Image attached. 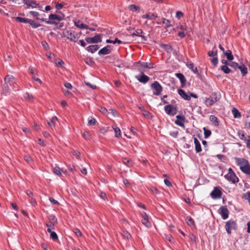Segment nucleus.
Listing matches in <instances>:
<instances>
[{
  "instance_id": "f257e3e1",
  "label": "nucleus",
  "mask_w": 250,
  "mask_h": 250,
  "mask_svg": "<svg viewBox=\"0 0 250 250\" xmlns=\"http://www.w3.org/2000/svg\"><path fill=\"white\" fill-rule=\"evenodd\" d=\"M220 94L213 92L208 98L206 99L204 103L208 107L212 106L220 100Z\"/></svg>"
},
{
  "instance_id": "f03ea898",
  "label": "nucleus",
  "mask_w": 250,
  "mask_h": 250,
  "mask_svg": "<svg viewBox=\"0 0 250 250\" xmlns=\"http://www.w3.org/2000/svg\"><path fill=\"white\" fill-rule=\"evenodd\" d=\"M225 178L229 182L235 184L239 181L238 178L236 176L235 173L231 167L228 169V173L225 175Z\"/></svg>"
},
{
  "instance_id": "7ed1b4c3",
  "label": "nucleus",
  "mask_w": 250,
  "mask_h": 250,
  "mask_svg": "<svg viewBox=\"0 0 250 250\" xmlns=\"http://www.w3.org/2000/svg\"><path fill=\"white\" fill-rule=\"evenodd\" d=\"M164 110L168 115L174 116L178 112V106L177 105L167 104L164 107Z\"/></svg>"
},
{
  "instance_id": "20e7f679",
  "label": "nucleus",
  "mask_w": 250,
  "mask_h": 250,
  "mask_svg": "<svg viewBox=\"0 0 250 250\" xmlns=\"http://www.w3.org/2000/svg\"><path fill=\"white\" fill-rule=\"evenodd\" d=\"M225 228L228 234H230L232 230L237 229V223L234 220L230 219L226 223Z\"/></svg>"
},
{
  "instance_id": "39448f33",
  "label": "nucleus",
  "mask_w": 250,
  "mask_h": 250,
  "mask_svg": "<svg viewBox=\"0 0 250 250\" xmlns=\"http://www.w3.org/2000/svg\"><path fill=\"white\" fill-rule=\"evenodd\" d=\"M151 89L154 90L153 94L154 95L158 96L161 94L163 91V87L160 83L157 81H154L153 83L150 85Z\"/></svg>"
},
{
  "instance_id": "423d86ee",
  "label": "nucleus",
  "mask_w": 250,
  "mask_h": 250,
  "mask_svg": "<svg viewBox=\"0 0 250 250\" xmlns=\"http://www.w3.org/2000/svg\"><path fill=\"white\" fill-rule=\"evenodd\" d=\"M221 190L222 188L220 187H215L210 194L211 197L214 199L220 198L222 195Z\"/></svg>"
},
{
  "instance_id": "0eeeda50",
  "label": "nucleus",
  "mask_w": 250,
  "mask_h": 250,
  "mask_svg": "<svg viewBox=\"0 0 250 250\" xmlns=\"http://www.w3.org/2000/svg\"><path fill=\"white\" fill-rule=\"evenodd\" d=\"M62 33L63 36L67 38L69 41L73 42H76L77 37L74 31L72 30H65Z\"/></svg>"
},
{
  "instance_id": "6e6552de",
  "label": "nucleus",
  "mask_w": 250,
  "mask_h": 250,
  "mask_svg": "<svg viewBox=\"0 0 250 250\" xmlns=\"http://www.w3.org/2000/svg\"><path fill=\"white\" fill-rule=\"evenodd\" d=\"M85 40L88 43H97L102 42L101 35L96 34L93 37H86Z\"/></svg>"
},
{
  "instance_id": "1a4fd4ad",
  "label": "nucleus",
  "mask_w": 250,
  "mask_h": 250,
  "mask_svg": "<svg viewBox=\"0 0 250 250\" xmlns=\"http://www.w3.org/2000/svg\"><path fill=\"white\" fill-rule=\"evenodd\" d=\"M218 213L221 215L222 218L225 220L229 217V210L226 206H223L219 208Z\"/></svg>"
},
{
  "instance_id": "9d476101",
  "label": "nucleus",
  "mask_w": 250,
  "mask_h": 250,
  "mask_svg": "<svg viewBox=\"0 0 250 250\" xmlns=\"http://www.w3.org/2000/svg\"><path fill=\"white\" fill-rule=\"evenodd\" d=\"M142 217V223L147 228H149L151 227V223L149 220V216L146 212L141 213Z\"/></svg>"
},
{
  "instance_id": "9b49d317",
  "label": "nucleus",
  "mask_w": 250,
  "mask_h": 250,
  "mask_svg": "<svg viewBox=\"0 0 250 250\" xmlns=\"http://www.w3.org/2000/svg\"><path fill=\"white\" fill-rule=\"evenodd\" d=\"M64 19V15L62 14V15H57L56 14H51L49 15V20L47 21H61Z\"/></svg>"
},
{
  "instance_id": "f8f14e48",
  "label": "nucleus",
  "mask_w": 250,
  "mask_h": 250,
  "mask_svg": "<svg viewBox=\"0 0 250 250\" xmlns=\"http://www.w3.org/2000/svg\"><path fill=\"white\" fill-rule=\"evenodd\" d=\"M135 78L139 82L143 83H146L150 79V78L143 72H141L140 75H136Z\"/></svg>"
},
{
  "instance_id": "ddd939ff",
  "label": "nucleus",
  "mask_w": 250,
  "mask_h": 250,
  "mask_svg": "<svg viewBox=\"0 0 250 250\" xmlns=\"http://www.w3.org/2000/svg\"><path fill=\"white\" fill-rule=\"evenodd\" d=\"M176 120L175 121V124L182 127H185L184 122L186 120V118L183 115H178L176 116Z\"/></svg>"
},
{
  "instance_id": "4468645a",
  "label": "nucleus",
  "mask_w": 250,
  "mask_h": 250,
  "mask_svg": "<svg viewBox=\"0 0 250 250\" xmlns=\"http://www.w3.org/2000/svg\"><path fill=\"white\" fill-rule=\"evenodd\" d=\"M235 159L240 169H241L242 167H245L249 163V161L245 158L235 157Z\"/></svg>"
},
{
  "instance_id": "2eb2a0df",
  "label": "nucleus",
  "mask_w": 250,
  "mask_h": 250,
  "mask_svg": "<svg viewBox=\"0 0 250 250\" xmlns=\"http://www.w3.org/2000/svg\"><path fill=\"white\" fill-rule=\"evenodd\" d=\"M5 84H9V85H12L16 83L15 78L11 75H7L4 78Z\"/></svg>"
},
{
  "instance_id": "dca6fc26",
  "label": "nucleus",
  "mask_w": 250,
  "mask_h": 250,
  "mask_svg": "<svg viewBox=\"0 0 250 250\" xmlns=\"http://www.w3.org/2000/svg\"><path fill=\"white\" fill-rule=\"evenodd\" d=\"M175 76L179 79L181 84V87H185L187 82V80L185 76L182 73H177L175 74Z\"/></svg>"
},
{
  "instance_id": "f3484780",
  "label": "nucleus",
  "mask_w": 250,
  "mask_h": 250,
  "mask_svg": "<svg viewBox=\"0 0 250 250\" xmlns=\"http://www.w3.org/2000/svg\"><path fill=\"white\" fill-rule=\"evenodd\" d=\"M110 48H111L110 45H106V46L102 48L99 51L98 54L99 55H104L109 54L111 52Z\"/></svg>"
},
{
  "instance_id": "a211bd4d",
  "label": "nucleus",
  "mask_w": 250,
  "mask_h": 250,
  "mask_svg": "<svg viewBox=\"0 0 250 250\" xmlns=\"http://www.w3.org/2000/svg\"><path fill=\"white\" fill-rule=\"evenodd\" d=\"M24 4L32 8L37 7L38 3L35 0H22Z\"/></svg>"
},
{
  "instance_id": "6ab92c4d",
  "label": "nucleus",
  "mask_w": 250,
  "mask_h": 250,
  "mask_svg": "<svg viewBox=\"0 0 250 250\" xmlns=\"http://www.w3.org/2000/svg\"><path fill=\"white\" fill-rule=\"evenodd\" d=\"M42 21H44L46 23L48 24H54V25H56V28L58 29H60L63 26V22H58L57 21H47V19H42Z\"/></svg>"
},
{
  "instance_id": "aec40b11",
  "label": "nucleus",
  "mask_w": 250,
  "mask_h": 250,
  "mask_svg": "<svg viewBox=\"0 0 250 250\" xmlns=\"http://www.w3.org/2000/svg\"><path fill=\"white\" fill-rule=\"evenodd\" d=\"M143 32V30L141 29H137L135 32L132 33L131 35L133 37L135 36L141 37L144 41H146V38L145 36L141 35Z\"/></svg>"
},
{
  "instance_id": "412c9836",
  "label": "nucleus",
  "mask_w": 250,
  "mask_h": 250,
  "mask_svg": "<svg viewBox=\"0 0 250 250\" xmlns=\"http://www.w3.org/2000/svg\"><path fill=\"white\" fill-rule=\"evenodd\" d=\"M177 92L178 94L184 100L190 101L189 94L186 93L185 90L182 89H178Z\"/></svg>"
},
{
  "instance_id": "4be33fe9",
  "label": "nucleus",
  "mask_w": 250,
  "mask_h": 250,
  "mask_svg": "<svg viewBox=\"0 0 250 250\" xmlns=\"http://www.w3.org/2000/svg\"><path fill=\"white\" fill-rule=\"evenodd\" d=\"M186 65L189 69L193 71L195 74L199 75L197 68L196 67H194V63L192 62L191 61L188 62L186 64Z\"/></svg>"
},
{
  "instance_id": "5701e85b",
  "label": "nucleus",
  "mask_w": 250,
  "mask_h": 250,
  "mask_svg": "<svg viewBox=\"0 0 250 250\" xmlns=\"http://www.w3.org/2000/svg\"><path fill=\"white\" fill-rule=\"evenodd\" d=\"M100 48V46L99 45L96 44V45H90L87 46L85 49L87 51L91 52V53H94L95 52L97 51L99 48Z\"/></svg>"
},
{
  "instance_id": "b1692460",
  "label": "nucleus",
  "mask_w": 250,
  "mask_h": 250,
  "mask_svg": "<svg viewBox=\"0 0 250 250\" xmlns=\"http://www.w3.org/2000/svg\"><path fill=\"white\" fill-rule=\"evenodd\" d=\"M194 143L195 144V149L196 153H199L201 152L202 149L200 143L195 137H194Z\"/></svg>"
},
{
  "instance_id": "393cba45",
  "label": "nucleus",
  "mask_w": 250,
  "mask_h": 250,
  "mask_svg": "<svg viewBox=\"0 0 250 250\" xmlns=\"http://www.w3.org/2000/svg\"><path fill=\"white\" fill-rule=\"evenodd\" d=\"M237 135L239 137V138L242 140L247 141V140H248V135H247L243 130H239L237 132Z\"/></svg>"
},
{
  "instance_id": "a878e982",
  "label": "nucleus",
  "mask_w": 250,
  "mask_h": 250,
  "mask_svg": "<svg viewBox=\"0 0 250 250\" xmlns=\"http://www.w3.org/2000/svg\"><path fill=\"white\" fill-rule=\"evenodd\" d=\"M209 121L212 122L215 126H218L219 122L218 118L214 115H210L209 116Z\"/></svg>"
},
{
  "instance_id": "bb28decb",
  "label": "nucleus",
  "mask_w": 250,
  "mask_h": 250,
  "mask_svg": "<svg viewBox=\"0 0 250 250\" xmlns=\"http://www.w3.org/2000/svg\"><path fill=\"white\" fill-rule=\"evenodd\" d=\"M141 67L143 68H146L151 69L154 68V64L152 62H141Z\"/></svg>"
},
{
  "instance_id": "cd10ccee",
  "label": "nucleus",
  "mask_w": 250,
  "mask_h": 250,
  "mask_svg": "<svg viewBox=\"0 0 250 250\" xmlns=\"http://www.w3.org/2000/svg\"><path fill=\"white\" fill-rule=\"evenodd\" d=\"M158 17V16L156 14L153 13L151 15L146 14L145 15H144L142 16V19H147L150 20H152L155 19L156 18Z\"/></svg>"
},
{
  "instance_id": "c85d7f7f",
  "label": "nucleus",
  "mask_w": 250,
  "mask_h": 250,
  "mask_svg": "<svg viewBox=\"0 0 250 250\" xmlns=\"http://www.w3.org/2000/svg\"><path fill=\"white\" fill-rule=\"evenodd\" d=\"M241 170L244 173L250 176V165L249 163L245 167H242Z\"/></svg>"
},
{
  "instance_id": "c756f323",
  "label": "nucleus",
  "mask_w": 250,
  "mask_h": 250,
  "mask_svg": "<svg viewBox=\"0 0 250 250\" xmlns=\"http://www.w3.org/2000/svg\"><path fill=\"white\" fill-rule=\"evenodd\" d=\"M12 18L15 19L16 21H18V22H19L21 23H28L29 20V19L22 18L21 17H13Z\"/></svg>"
},
{
  "instance_id": "7c9ffc66",
  "label": "nucleus",
  "mask_w": 250,
  "mask_h": 250,
  "mask_svg": "<svg viewBox=\"0 0 250 250\" xmlns=\"http://www.w3.org/2000/svg\"><path fill=\"white\" fill-rule=\"evenodd\" d=\"M47 231L50 233V237L54 241H56L58 239V237L57 234L55 231H52L51 228H47Z\"/></svg>"
},
{
  "instance_id": "2f4dec72",
  "label": "nucleus",
  "mask_w": 250,
  "mask_h": 250,
  "mask_svg": "<svg viewBox=\"0 0 250 250\" xmlns=\"http://www.w3.org/2000/svg\"><path fill=\"white\" fill-rule=\"evenodd\" d=\"M224 54L226 56L227 59L229 61H232L234 59L233 56L232 54V52L230 50L225 51V52L224 53Z\"/></svg>"
},
{
  "instance_id": "473e14b6",
  "label": "nucleus",
  "mask_w": 250,
  "mask_h": 250,
  "mask_svg": "<svg viewBox=\"0 0 250 250\" xmlns=\"http://www.w3.org/2000/svg\"><path fill=\"white\" fill-rule=\"evenodd\" d=\"M160 46L164 49L167 53H170L173 50V48L170 45L167 44H161Z\"/></svg>"
},
{
  "instance_id": "72a5a7b5",
  "label": "nucleus",
  "mask_w": 250,
  "mask_h": 250,
  "mask_svg": "<svg viewBox=\"0 0 250 250\" xmlns=\"http://www.w3.org/2000/svg\"><path fill=\"white\" fill-rule=\"evenodd\" d=\"M2 93L5 95H7L9 93V84H4L2 85Z\"/></svg>"
},
{
  "instance_id": "f704fd0d",
  "label": "nucleus",
  "mask_w": 250,
  "mask_h": 250,
  "mask_svg": "<svg viewBox=\"0 0 250 250\" xmlns=\"http://www.w3.org/2000/svg\"><path fill=\"white\" fill-rule=\"evenodd\" d=\"M231 111H232V113L233 114V117L235 118H240L241 117V115L240 112L236 108L233 107Z\"/></svg>"
},
{
  "instance_id": "c9c22d12",
  "label": "nucleus",
  "mask_w": 250,
  "mask_h": 250,
  "mask_svg": "<svg viewBox=\"0 0 250 250\" xmlns=\"http://www.w3.org/2000/svg\"><path fill=\"white\" fill-rule=\"evenodd\" d=\"M208 55L209 57H215L217 56V50L216 48V45H215L212 50L211 51H209L208 53Z\"/></svg>"
},
{
  "instance_id": "e433bc0d",
  "label": "nucleus",
  "mask_w": 250,
  "mask_h": 250,
  "mask_svg": "<svg viewBox=\"0 0 250 250\" xmlns=\"http://www.w3.org/2000/svg\"><path fill=\"white\" fill-rule=\"evenodd\" d=\"M238 68L241 70V74L243 76H245L247 74L248 69L244 64L239 65V67H238Z\"/></svg>"
},
{
  "instance_id": "4c0bfd02",
  "label": "nucleus",
  "mask_w": 250,
  "mask_h": 250,
  "mask_svg": "<svg viewBox=\"0 0 250 250\" xmlns=\"http://www.w3.org/2000/svg\"><path fill=\"white\" fill-rule=\"evenodd\" d=\"M28 23L34 29L37 28L41 26V24L35 22L34 20L31 19H29Z\"/></svg>"
},
{
  "instance_id": "58836bf2",
  "label": "nucleus",
  "mask_w": 250,
  "mask_h": 250,
  "mask_svg": "<svg viewBox=\"0 0 250 250\" xmlns=\"http://www.w3.org/2000/svg\"><path fill=\"white\" fill-rule=\"evenodd\" d=\"M122 235L123 237L126 240H129L131 238L130 234L127 230H123Z\"/></svg>"
},
{
  "instance_id": "ea45409f",
  "label": "nucleus",
  "mask_w": 250,
  "mask_h": 250,
  "mask_svg": "<svg viewBox=\"0 0 250 250\" xmlns=\"http://www.w3.org/2000/svg\"><path fill=\"white\" fill-rule=\"evenodd\" d=\"M162 22L163 24H166V25L165 26V28H167L168 27H171V26H173V25L171 23L170 21H169L168 20H167V19H166L164 18H163L162 19Z\"/></svg>"
},
{
  "instance_id": "a19ab883",
  "label": "nucleus",
  "mask_w": 250,
  "mask_h": 250,
  "mask_svg": "<svg viewBox=\"0 0 250 250\" xmlns=\"http://www.w3.org/2000/svg\"><path fill=\"white\" fill-rule=\"evenodd\" d=\"M29 14L30 15H31L32 16H33V17L34 18H35L36 19V20H39L40 21H42V20L43 19V18H38V16L40 15V14L39 12H36V11H31L29 12Z\"/></svg>"
},
{
  "instance_id": "79ce46f5",
  "label": "nucleus",
  "mask_w": 250,
  "mask_h": 250,
  "mask_svg": "<svg viewBox=\"0 0 250 250\" xmlns=\"http://www.w3.org/2000/svg\"><path fill=\"white\" fill-rule=\"evenodd\" d=\"M58 118L56 116H54L53 117H52L51 121L50 122H47V124L48 126L52 128V125L53 126H55V123L56 121H57Z\"/></svg>"
},
{
  "instance_id": "37998d69",
  "label": "nucleus",
  "mask_w": 250,
  "mask_h": 250,
  "mask_svg": "<svg viewBox=\"0 0 250 250\" xmlns=\"http://www.w3.org/2000/svg\"><path fill=\"white\" fill-rule=\"evenodd\" d=\"M186 221L189 226L194 225L195 222L194 220L190 216H187L186 218Z\"/></svg>"
},
{
  "instance_id": "c03bdc74",
  "label": "nucleus",
  "mask_w": 250,
  "mask_h": 250,
  "mask_svg": "<svg viewBox=\"0 0 250 250\" xmlns=\"http://www.w3.org/2000/svg\"><path fill=\"white\" fill-rule=\"evenodd\" d=\"M106 42L108 43H113L115 44L116 43H118V44H122L123 43V42L121 40H119L118 38H115V39L114 41L111 40L110 39H107L106 40Z\"/></svg>"
},
{
  "instance_id": "a18cd8bd",
  "label": "nucleus",
  "mask_w": 250,
  "mask_h": 250,
  "mask_svg": "<svg viewBox=\"0 0 250 250\" xmlns=\"http://www.w3.org/2000/svg\"><path fill=\"white\" fill-rule=\"evenodd\" d=\"M221 70L223 71L225 74H229L231 72V69L226 65L221 66Z\"/></svg>"
},
{
  "instance_id": "49530a36",
  "label": "nucleus",
  "mask_w": 250,
  "mask_h": 250,
  "mask_svg": "<svg viewBox=\"0 0 250 250\" xmlns=\"http://www.w3.org/2000/svg\"><path fill=\"white\" fill-rule=\"evenodd\" d=\"M128 8L130 11H132L133 12L140 11V7L138 6L135 5L134 4L129 5Z\"/></svg>"
},
{
  "instance_id": "de8ad7c7",
  "label": "nucleus",
  "mask_w": 250,
  "mask_h": 250,
  "mask_svg": "<svg viewBox=\"0 0 250 250\" xmlns=\"http://www.w3.org/2000/svg\"><path fill=\"white\" fill-rule=\"evenodd\" d=\"M85 62L86 64L90 65V66H92L95 64L94 61L93 60L92 58L91 57L87 58L85 60Z\"/></svg>"
},
{
  "instance_id": "09e8293b",
  "label": "nucleus",
  "mask_w": 250,
  "mask_h": 250,
  "mask_svg": "<svg viewBox=\"0 0 250 250\" xmlns=\"http://www.w3.org/2000/svg\"><path fill=\"white\" fill-rule=\"evenodd\" d=\"M203 130L204 131V138L205 139L208 138L211 134V131L207 129L206 127H204Z\"/></svg>"
},
{
  "instance_id": "8fccbe9b",
  "label": "nucleus",
  "mask_w": 250,
  "mask_h": 250,
  "mask_svg": "<svg viewBox=\"0 0 250 250\" xmlns=\"http://www.w3.org/2000/svg\"><path fill=\"white\" fill-rule=\"evenodd\" d=\"M216 157L221 162L225 163L227 160L226 156L223 154H217L216 155Z\"/></svg>"
},
{
  "instance_id": "3c124183",
  "label": "nucleus",
  "mask_w": 250,
  "mask_h": 250,
  "mask_svg": "<svg viewBox=\"0 0 250 250\" xmlns=\"http://www.w3.org/2000/svg\"><path fill=\"white\" fill-rule=\"evenodd\" d=\"M123 163L128 167H131L132 165L131 161L126 158H123Z\"/></svg>"
},
{
  "instance_id": "603ef678",
  "label": "nucleus",
  "mask_w": 250,
  "mask_h": 250,
  "mask_svg": "<svg viewBox=\"0 0 250 250\" xmlns=\"http://www.w3.org/2000/svg\"><path fill=\"white\" fill-rule=\"evenodd\" d=\"M62 169L58 167H56L53 168L54 172L59 176H62Z\"/></svg>"
},
{
  "instance_id": "864d4df0",
  "label": "nucleus",
  "mask_w": 250,
  "mask_h": 250,
  "mask_svg": "<svg viewBox=\"0 0 250 250\" xmlns=\"http://www.w3.org/2000/svg\"><path fill=\"white\" fill-rule=\"evenodd\" d=\"M229 65L232 67L234 69H237L239 67V65L238 63L234 62H229Z\"/></svg>"
},
{
  "instance_id": "5fc2aeb1",
  "label": "nucleus",
  "mask_w": 250,
  "mask_h": 250,
  "mask_svg": "<svg viewBox=\"0 0 250 250\" xmlns=\"http://www.w3.org/2000/svg\"><path fill=\"white\" fill-rule=\"evenodd\" d=\"M24 160L28 164H31L33 162L31 157L28 155L24 156Z\"/></svg>"
},
{
  "instance_id": "6e6d98bb",
  "label": "nucleus",
  "mask_w": 250,
  "mask_h": 250,
  "mask_svg": "<svg viewBox=\"0 0 250 250\" xmlns=\"http://www.w3.org/2000/svg\"><path fill=\"white\" fill-rule=\"evenodd\" d=\"M24 98L27 100H31L33 99V96L28 92L24 94Z\"/></svg>"
},
{
  "instance_id": "4d7b16f0",
  "label": "nucleus",
  "mask_w": 250,
  "mask_h": 250,
  "mask_svg": "<svg viewBox=\"0 0 250 250\" xmlns=\"http://www.w3.org/2000/svg\"><path fill=\"white\" fill-rule=\"evenodd\" d=\"M83 137L86 140H90V135L89 133L87 131H85L83 132L82 134Z\"/></svg>"
},
{
  "instance_id": "13d9d810",
  "label": "nucleus",
  "mask_w": 250,
  "mask_h": 250,
  "mask_svg": "<svg viewBox=\"0 0 250 250\" xmlns=\"http://www.w3.org/2000/svg\"><path fill=\"white\" fill-rule=\"evenodd\" d=\"M114 129L115 132V136L117 138L120 137L121 136V130L120 128L119 127H116Z\"/></svg>"
},
{
  "instance_id": "bf43d9fd",
  "label": "nucleus",
  "mask_w": 250,
  "mask_h": 250,
  "mask_svg": "<svg viewBox=\"0 0 250 250\" xmlns=\"http://www.w3.org/2000/svg\"><path fill=\"white\" fill-rule=\"evenodd\" d=\"M75 25L78 28H79L80 29H82L84 23L81 22L80 21H75L74 22Z\"/></svg>"
},
{
  "instance_id": "052dcab7",
  "label": "nucleus",
  "mask_w": 250,
  "mask_h": 250,
  "mask_svg": "<svg viewBox=\"0 0 250 250\" xmlns=\"http://www.w3.org/2000/svg\"><path fill=\"white\" fill-rule=\"evenodd\" d=\"M46 225L48 228H51V230L55 229V225L53 222L48 221Z\"/></svg>"
},
{
  "instance_id": "680f3d73",
  "label": "nucleus",
  "mask_w": 250,
  "mask_h": 250,
  "mask_svg": "<svg viewBox=\"0 0 250 250\" xmlns=\"http://www.w3.org/2000/svg\"><path fill=\"white\" fill-rule=\"evenodd\" d=\"M149 190L153 194H157L159 192V190L155 187H150Z\"/></svg>"
},
{
  "instance_id": "e2e57ef3",
  "label": "nucleus",
  "mask_w": 250,
  "mask_h": 250,
  "mask_svg": "<svg viewBox=\"0 0 250 250\" xmlns=\"http://www.w3.org/2000/svg\"><path fill=\"white\" fill-rule=\"evenodd\" d=\"M211 62L212 63L214 66H216L218 62V59L217 57H214L211 60Z\"/></svg>"
},
{
  "instance_id": "0e129e2a",
  "label": "nucleus",
  "mask_w": 250,
  "mask_h": 250,
  "mask_svg": "<svg viewBox=\"0 0 250 250\" xmlns=\"http://www.w3.org/2000/svg\"><path fill=\"white\" fill-rule=\"evenodd\" d=\"M42 45L45 50H47L49 48V45L46 41L42 42Z\"/></svg>"
},
{
  "instance_id": "69168bd1",
  "label": "nucleus",
  "mask_w": 250,
  "mask_h": 250,
  "mask_svg": "<svg viewBox=\"0 0 250 250\" xmlns=\"http://www.w3.org/2000/svg\"><path fill=\"white\" fill-rule=\"evenodd\" d=\"M96 122V119L95 118H91L90 119L88 120V124L89 125H95Z\"/></svg>"
},
{
  "instance_id": "338daca9",
  "label": "nucleus",
  "mask_w": 250,
  "mask_h": 250,
  "mask_svg": "<svg viewBox=\"0 0 250 250\" xmlns=\"http://www.w3.org/2000/svg\"><path fill=\"white\" fill-rule=\"evenodd\" d=\"M178 134H179V132L177 131H170L169 132V135L171 137H172L173 138H175L177 137Z\"/></svg>"
},
{
  "instance_id": "774afa93",
  "label": "nucleus",
  "mask_w": 250,
  "mask_h": 250,
  "mask_svg": "<svg viewBox=\"0 0 250 250\" xmlns=\"http://www.w3.org/2000/svg\"><path fill=\"white\" fill-rule=\"evenodd\" d=\"M49 200L52 204L57 205H60V203L58 202V201L55 200L54 198H53L52 197H50Z\"/></svg>"
}]
</instances>
